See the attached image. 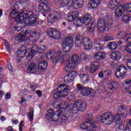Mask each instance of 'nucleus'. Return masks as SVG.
Instances as JSON below:
<instances>
[{
    "label": "nucleus",
    "instance_id": "obj_1",
    "mask_svg": "<svg viewBox=\"0 0 131 131\" xmlns=\"http://www.w3.org/2000/svg\"><path fill=\"white\" fill-rule=\"evenodd\" d=\"M53 106L54 108H63L64 110H70L72 111V113H74L76 111H84L86 109L88 105L86 103L83 102L81 100H77L75 103L73 104L70 107V105L68 104V102L63 101L61 100H55L53 103Z\"/></svg>",
    "mask_w": 131,
    "mask_h": 131
},
{
    "label": "nucleus",
    "instance_id": "obj_2",
    "mask_svg": "<svg viewBox=\"0 0 131 131\" xmlns=\"http://www.w3.org/2000/svg\"><path fill=\"white\" fill-rule=\"evenodd\" d=\"M81 46H83L85 50H91L93 47V42L86 37L77 35L75 37V46L79 48Z\"/></svg>",
    "mask_w": 131,
    "mask_h": 131
},
{
    "label": "nucleus",
    "instance_id": "obj_3",
    "mask_svg": "<svg viewBox=\"0 0 131 131\" xmlns=\"http://www.w3.org/2000/svg\"><path fill=\"white\" fill-rule=\"evenodd\" d=\"M70 90L66 84H63L58 86L56 89L54 90L53 94L54 99H59L60 98H65L68 96Z\"/></svg>",
    "mask_w": 131,
    "mask_h": 131
},
{
    "label": "nucleus",
    "instance_id": "obj_4",
    "mask_svg": "<svg viewBox=\"0 0 131 131\" xmlns=\"http://www.w3.org/2000/svg\"><path fill=\"white\" fill-rule=\"evenodd\" d=\"M27 15V11H23L19 13V6L17 4L14 5L10 13L11 18H16V20L18 22H22L26 18Z\"/></svg>",
    "mask_w": 131,
    "mask_h": 131
},
{
    "label": "nucleus",
    "instance_id": "obj_5",
    "mask_svg": "<svg viewBox=\"0 0 131 131\" xmlns=\"http://www.w3.org/2000/svg\"><path fill=\"white\" fill-rule=\"evenodd\" d=\"M113 24V20L108 18L105 20L100 19L98 21L97 29L99 32H104L106 30V27L109 29L111 28Z\"/></svg>",
    "mask_w": 131,
    "mask_h": 131
},
{
    "label": "nucleus",
    "instance_id": "obj_6",
    "mask_svg": "<svg viewBox=\"0 0 131 131\" xmlns=\"http://www.w3.org/2000/svg\"><path fill=\"white\" fill-rule=\"evenodd\" d=\"M84 5L83 0H62L60 3V7L64 8L67 6L68 7H78L81 8Z\"/></svg>",
    "mask_w": 131,
    "mask_h": 131
},
{
    "label": "nucleus",
    "instance_id": "obj_7",
    "mask_svg": "<svg viewBox=\"0 0 131 131\" xmlns=\"http://www.w3.org/2000/svg\"><path fill=\"white\" fill-rule=\"evenodd\" d=\"M73 37H68L62 41V49L63 53H69L71 51V49L73 48Z\"/></svg>",
    "mask_w": 131,
    "mask_h": 131
},
{
    "label": "nucleus",
    "instance_id": "obj_8",
    "mask_svg": "<svg viewBox=\"0 0 131 131\" xmlns=\"http://www.w3.org/2000/svg\"><path fill=\"white\" fill-rule=\"evenodd\" d=\"M22 33L25 34H30L29 37H28V40H30L32 42L34 43L38 41L40 37V33L36 31H31L29 29L25 30L23 31Z\"/></svg>",
    "mask_w": 131,
    "mask_h": 131
},
{
    "label": "nucleus",
    "instance_id": "obj_9",
    "mask_svg": "<svg viewBox=\"0 0 131 131\" xmlns=\"http://www.w3.org/2000/svg\"><path fill=\"white\" fill-rule=\"evenodd\" d=\"M100 120L104 124H112L114 120V115L110 112L105 113L102 115Z\"/></svg>",
    "mask_w": 131,
    "mask_h": 131
},
{
    "label": "nucleus",
    "instance_id": "obj_10",
    "mask_svg": "<svg viewBox=\"0 0 131 131\" xmlns=\"http://www.w3.org/2000/svg\"><path fill=\"white\" fill-rule=\"evenodd\" d=\"M77 89L80 91V94L83 96H89V95H90L91 97L94 98L97 94L95 91L90 89L89 88L83 87L80 84L78 85Z\"/></svg>",
    "mask_w": 131,
    "mask_h": 131
},
{
    "label": "nucleus",
    "instance_id": "obj_11",
    "mask_svg": "<svg viewBox=\"0 0 131 131\" xmlns=\"http://www.w3.org/2000/svg\"><path fill=\"white\" fill-rule=\"evenodd\" d=\"M46 118L50 121H59L60 114H59L58 111L54 113L53 110L50 109L47 111Z\"/></svg>",
    "mask_w": 131,
    "mask_h": 131
},
{
    "label": "nucleus",
    "instance_id": "obj_12",
    "mask_svg": "<svg viewBox=\"0 0 131 131\" xmlns=\"http://www.w3.org/2000/svg\"><path fill=\"white\" fill-rule=\"evenodd\" d=\"M80 128H82V129L86 130L91 128H96L97 126L96 125V124H95L94 120L90 117L87 119L86 121L80 124Z\"/></svg>",
    "mask_w": 131,
    "mask_h": 131
},
{
    "label": "nucleus",
    "instance_id": "obj_13",
    "mask_svg": "<svg viewBox=\"0 0 131 131\" xmlns=\"http://www.w3.org/2000/svg\"><path fill=\"white\" fill-rule=\"evenodd\" d=\"M71 18L73 20L68 19V22H72L75 26L79 27L82 25V21H81V18H78V12L76 11H73L72 12Z\"/></svg>",
    "mask_w": 131,
    "mask_h": 131
},
{
    "label": "nucleus",
    "instance_id": "obj_14",
    "mask_svg": "<svg viewBox=\"0 0 131 131\" xmlns=\"http://www.w3.org/2000/svg\"><path fill=\"white\" fill-rule=\"evenodd\" d=\"M62 18V13L60 11H55L51 13L48 16L49 23H55L56 21L60 20Z\"/></svg>",
    "mask_w": 131,
    "mask_h": 131
},
{
    "label": "nucleus",
    "instance_id": "obj_15",
    "mask_svg": "<svg viewBox=\"0 0 131 131\" xmlns=\"http://www.w3.org/2000/svg\"><path fill=\"white\" fill-rule=\"evenodd\" d=\"M27 14H28L26 17L21 22H23L27 26H28V25H32L36 23V21H37V16L36 15V14H30V16H28L29 14H28L27 12Z\"/></svg>",
    "mask_w": 131,
    "mask_h": 131
},
{
    "label": "nucleus",
    "instance_id": "obj_16",
    "mask_svg": "<svg viewBox=\"0 0 131 131\" xmlns=\"http://www.w3.org/2000/svg\"><path fill=\"white\" fill-rule=\"evenodd\" d=\"M47 34L50 38L53 39H60L61 38V34L55 28H49L47 31Z\"/></svg>",
    "mask_w": 131,
    "mask_h": 131
},
{
    "label": "nucleus",
    "instance_id": "obj_17",
    "mask_svg": "<svg viewBox=\"0 0 131 131\" xmlns=\"http://www.w3.org/2000/svg\"><path fill=\"white\" fill-rule=\"evenodd\" d=\"M115 74L117 78H122L126 74V67L123 65H121L117 68Z\"/></svg>",
    "mask_w": 131,
    "mask_h": 131
},
{
    "label": "nucleus",
    "instance_id": "obj_18",
    "mask_svg": "<svg viewBox=\"0 0 131 131\" xmlns=\"http://www.w3.org/2000/svg\"><path fill=\"white\" fill-rule=\"evenodd\" d=\"M38 10L39 12L42 13L44 17H46L47 16V15L45 14V13H49V12L51 11V9L50 8V7H49V4L43 3L39 4V5H38Z\"/></svg>",
    "mask_w": 131,
    "mask_h": 131
},
{
    "label": "nucleus",
    "instance_id": "obj_19",
    "mask_svg": "<svg viewBox=\"0 0 131 131\" xmlns=\"http://www.w3.org/2000/svg\"><path fill=\"white\" fill-rule=\"evenodd\" d=\"M118 38L119 39L125 38L126 43H131V33H127L126 32L121 31L118 34Z\"/></svg>",
    "mask_w": 131,
    "mask_h": 131
},
{
    "label": "nucleus",
    "instance_id": "obj_20",
    "mask_svg": "<svg viewBox=\"0 0 131 131\" xmlns=\"http://www.w3.org/2000/svg\"><path fill=\"white\" fill-rule=\"evenodd\" d=\"M77 75V72H76V71H72L64 77V81L68 82V83H70V82H72V81L74 80V79L76 77Z\"/></svg>",
    "mask_w": 131,
    "mask_h": 131
},
{
    "label": "nucleus",
    "instance_id": "obj_21",
    "mask_svg": "<svg viewBox=\"0 0 131 131\" xmlns=\"http://www.w3.org/2000/svg\"><path fill=\"white\" fill-rule=\"evenodd\" d=\"M38 51H39V48H38L37 45L33 46L27 56V60H32V58L34 57V55H35V53L38 52Z\"/></svg>",
    "mask_w": 131,
    "mask_h": 131
},
{
    "label": "nucleus",
    "instance_id": "obj_22",
    "mask_svg": "<svg viewBox=\"0 0 131 131\" xmlns=\"http://www.w3.org/2000/svg\"><path fill=\"white\" fill-rule=\"evenodd\" d=\"M82 24H84L86 26L91 23L92 21V15L90 14L86 13L84 14L83 17L81 18Z\"/></svg>",
    "mask_w": 131,
    "mask_h": 131
},
{
    "label": "nucleus",
    "instance_id": "obj_23",
    "mask_svg": "<svg viewBox=\"0 0 131 131\" xmlns=\"http://www.w3.org/2000/svg\"><path fill=\"white\" fill-rule=\"evenodd\" d=\"M124 128V123L120 119L116 121L115 125L116 131H123Z\"/></svg>",
    "mask_w": 131,
    "mask_h": 131
},
{
    "label": "nucleus",
    "instance_id": "obj_24",
    "mask_svg": "<svg viewBox=\"0 0 131 131\" xmlns=\"http://www.w3.org/2000/svg\"><path fill=\"white\" fill-rule=\"evenodd\" d=\"M124 13V8L122 5L119 6L115 11V14L117 18H120Z\"/></svg>",
    "mask_w": 131,
    "mask_h": 131
},
{
    "label": "nucleus",
    "instance_id": "obj_25",
    "mask_svg": "<svg viewBox=\"0 0 131 131\" xmlns=\"http://www.w3.org/2000/svg\"><path fill=\"white\" fill-rule=\"evenodd\" d=\"M94 58L95 60L100 61L101 60H104L106 58V54L104 52H96L94 55Z\"/></svg>",
    "mask_w": 131,
    "mask_h": 131
},
{
    "label": "nucleus",
    "instance_id": "obj_26",
    "mask_svg": "<svg viewBox=\"0 0 131 131\" xmlns=\"http://www.w3.org/2000/svg\"><path fill=\"white\" fill-rule=\"evenodd\" d=\"M107 89L109 91H115L118 89V83L117 81L112 80L111 83L107 84Z\"/></svg>",
    "mask_w": 131,
    "mask_h": 131
},
{
    "label": "nucleus",
    "instance_id": "obj_27",
    "mask_svg": "<svg viewBox=\"0 0 131 131\" xmlns=\"http://www.w3.org/2000/svg\"><path fill=\"white\" fill-rule=\"evenodd\" d=\"M100 68V63L98 61L93 62L91 65V73H95L96 71H98L99 70V68Z\"/></svg>",
    "mask_w": 131,
    "mask_h": 131
},
{
    "label": "nucleus",
    "instance_id": "obj_28",
    "mask_svg": "<svg viewBox=\"0 0 131 131\" xmlns=\"http://www.w3.org/2000/svg\"><path fill=\"white\" fill-rule=\"evenodd\" d=\"M24 30H27V29H24L20 32V34L18 35L16 37L17 40L19 42H21V41H25L28 40V37L26 36L27 35V34L23 33Z\"/></svg>",
    "mask_w": 131,
    "mask_h": 131
},
{
    "label": "nucleus",
    "instance_id": "obj_29",
    "mask_svg": "<svg viewBox=\"0 0 131 131\" xmlns=\"http://www.w3.org/2000/svg\"><path fill=\"white\" fill-rule=\"evenodd\" d=\"M111 59L113 60H120L121 59V57H122V55L121 53L118 51H116L115 52H113L110 55Z\"/></svg>",
    "mask_w": 131,
    "mask_h": 131
},
{
    "label": "nucleus",
    "instance_id": "obj_30",
    "mask_svg": "<svg viewBox=\"0 0 131 131\" xmlns=\"http://www.w3.org/2000/svg\"><path fill=\"white\" fill-rule=\"evenodd\" d=\"M63 55L64 53H62V52L57 51L56 53L55 59H54L52 60V63H53V64H55V63L58 62V61H61Z\"/></svg>",
    "mask_w": 131,
    "mask_h": 131
},
{
    "label": "nucleus",
    "instance_id": "obj_31",
    "mask_svg": "<svg viewBox=\"0 0 131 131\" xmlns=\"http://www.w3.org/2000/svg\"><path fill=\"white\" fill-rule=\"evenodd\" d=\"M71 61L75 66L78 65V64L80 63V58H79V56L77 54H74L72 56Z\"/></svg>",
    "mask_w": 131,
    "mask_h": 131
},
{
    "label": "nucleus",
    "instance_id": "obj_32",
    "mask_svg": "<svg viewBox=\"0 0 131 131\" xmlns=\"http://www.w3.org/2000/svg\"><path fill=\"white\" fill-rule=\"evenodd\" d=\"M38 67L39 70H45V69H47V67H48V61L45 60H41L38 64Z\"/></svg>",
    "mask_w": 131,
    "mask_h": 131
},
{
    "label": "nucleus",
    "instance_id": "obj_33",
    "mask_svg": "<svg viewBox=\"0 0 131 131\" xmlns=\"http://www.w3.org/2000/svg\"><path fill=\"white\" fill-rule=\"evenodd\" d=\"M120 1L121 0H111L108 4V7L112 9H114L120 4Z\"/></svg>",
    "mask_w": 131,
    "mask_h": 131
},
{
    "label": "nucleus",
    "instance_id": "obj_34",
    "mask_svg": "<svg viewBox=\"0 0 131 131\" xmlns=\"http://www.w3.org/2000/svg\"><path fill=\"white\" fill-rule=\"evenodd\" d=\"M80 77V79L83 83H86L90 80V78H89V75L86 74H80L79 75Z\"/></svg>",
    "mask_w": 131,
    "mask_h": 131
},
{
    "label": "nucleus",
    "instance_id": "obj_35",
    "mask_svg": "<svg viewBox=\"0 0 131 131\" xmlns=\"http://www.w3.org/2000/svg\"><path fill=\"white\" fill-rule=\"evenodd\" d=\"M101 3V0H91L90 6L91 9H96Z\"/></svg>",
    "mask_w": 131,
    "mask_h": 131
},
{
    "label": "nucleus",
    "instance_id": "obj_36",
    "mask_svg": "<svg viewBox=\"0 0 131 131\" xmlns=\"http://www.w3.org/2000/svg\"><path fill=\"white\" fill-rule=\"evenodd\" d=\"M74 68H75L74 63H72V62H69L67 64L65 67V70L66 72H70L71 70H73Z\"/></svg>",
    "mask_w": 131,
    "mask_h": 131
},
{
    "label": "nucleus",
    "instance_id": "obj_37",
    "mask_svg": "<svg viewBox=\"0 0 131 131\" xmlns=\"http://www.w3.org/2000/svg\"><path fill=\"white\" fill-rule=\"evenodd\" d=\"M26 54H27V51L26 50H22V48L17 51V56L19 58H24L26 56Z\"/></svg>",
    "mask_w": 131,
    "mask_h": 131
},
{
    "label": "nucleus",
    "instance_id": "obj_38",
    "mask_svg": "<svg viewBox=\"0 0 131 131\" xmlns=\"http://www.w3.org/2000/svg\"><path fill=\"white\" fill-rule=\"evenodd\" d=\"M55 55H56V52L55 50H51L50 51L49 53L46 55L47 58L49 59H51L53 61L54 59H56V57H55Z\"/></svg>",
    "mask_w": 131,
    "mask_h": 131
},
{
    "label": "nucleus",
    "instance_id": "obj_39",
    "mask_svg": "<svg viewBox=\"0 0 131 131\" xmlns=\"http://www.w3.org/2000/svg\"><path fill=\"white\" fill-rule=\"evenodd\" d=\"M28 64L27 70H29V71H34V70L36 69V64H35V63L33 62L30 63L28 62Z\"/></svg>",
    "mask_w": 131,
    "mask_h": 131
},
{
    "label": "nucleus",
    "instance_id": "obj_40",
    "mask_svg": "<svg viewBox=\"0 0 131 131\" xmlns=\"http://www.w3.org/2000/svg\"><path fill=\"white\" fill-rule=\"evenodd\" d=\"M130 19V16L129 14L126 13L123 15L121 18V20L122 22H124L125 23H127V22H129V20Z\"/></svg>",
    "mask_w": 131,
    "mask_h": 131
},
{
    "label": "nucleus",
    "instance_id": "obj_41",
    "mask_svg": "<svg viewBox=\"0 0 131 131\" xmlns=\"http://www.w3.org/2000/svg\"><path fill=\"white\" fill-rule=\"evenodd\" d=\"M109 49L112 50H116L117 49V43L115 42H108V46Z\"/></svg>",
    "mask_w": 131,
    "mask_h": 131
},
{
    "label": "nucleus",
    "instance_id": "obj_42",
    "mask_svg": "<svg viewBox=\"0 0 131 131\" xmlns=\"http://www.w3.org/2000/svg\"><path fill=\"white\" fill-rule=\"evenodd\" d=\"M68 119V118L66 116H62L61 117H59L58 122H59L60 124L62 123H65L66 121Z\"/></svg>",
    "mask_w": 131,
    "mask_h": 131
},
{
    "label": "nucleus",
    "instance_id": "obj_43",
    "mask_svg": "<svg viewBox=\"0 0 131 131\" xmlns=\"http://www.w3.org/2000/svg\"><path fill=\"white\" fill-rule=\"evenodd\" d=\"M69 60H70V56H69V55L64 54L60 60V62L63 63L64 61H69Z\"/></svg>",
    "mask_w": 131,
    "mask_h": 131
},
{
    "label": "nucleus",
    "instance_id": "obj_44",
    "mask_svg": "<svg viewBox=\"0 0 131 131\" xmlns=\"http://www.w3.org/2000/svg\"><path fill=\"white\" fill-rule=\"evenodd\" d=\"M124 9V12H128L131 13V4H127L125 6H122Z\"/></svg>",
    "mask_w": 131,
    "mask_h": 131
},
{
    "label": "nucleus",
    "instance_id": "obj_45",
    "mask_svg": "<svg viewBox=\"0 0 131 131\" xmlns=\"http://www.w3.org/2000/svg\"><path fill=\"white\" fill-rule=\"evenodd\" d=\"M114 37L112 35H106L103 37V40L104 41H109L110 40H113Z\"/></svg>",
    "mask_w": 131,
    "mask_h": 131
},
{
    "label": "nucleus",
    "instance_id": "obj_46",
    "mask_svg": "<svg viewBox=\"0 0 131 131\" xmlns=\"http://www.w3.org/2000/svg\"><path fill=\"white\" fill-rule=\"evenodd\" d=\"M34 113V111L31 110L30 112L28 114V117L30 121H33V114Z\"/></svg>",
    "mask_w": 131,
    "mask_h": 131
},
{
    "label": "nucleus",
    "instance_id": "obj_47",
    "mask_svg": "<svg viewBox=\"0 0 131 131\" xmlns=\"http://www.w3.org/2000/svg\"><path fill=\"white\" fill-rule=\"evenodd\" d=\"M117 115H118V116H119V117H122V118H124V117L126 116V112L123 111L121 112L120 111H118Z\"/></svg>",
    "mask_w": 131,
    "mask_h": 131
},
{
    "label": "nucleus",
    "instance_id": "obj_48",
    "mask_svg": "<svg viewBox=\"0 0 131 131\" xmlns=\"http://www.w3.org/2000/svg\"><path fill=\"white\" fill-rule=\"evenodd\" d=\"M95 49L97 51H103L105 50V47L103 45H98L95 47Z\"/></svg>",
    "mask_w": 131,
    "mask_h": 131
},
{
    "label": "nucleus",
    "instance_id": "obj_49",
    "mask_svg": "<svg viewBox=\"0 0 131 131\" xmlns=\"http://www.w3.org/2000/svg\"><path fill=\"white\" fill-rule=\"evenodd\" d=\"M80 58L82 60H86L89 59V55L85 53H82L80 55Z\"/></svg>",
    "mask_w": 131,
    "mask_h": 131
},
{
    "label": "nucleus",
    "instance_id": "obj_50",
    "mask_svg": "<svg viewBox=\"0 0 131 131\" xmlns=\"http://www.w3.org/2000/svg\"><path fill=\"white\" fill-rule=\"evenodd\" d=\"M95 29H96V25H95V24H94V23L91 24V27H90L89 28V32H93L94 30H95Z\"/></svg>",
    "mask_w": 131,
    "mask_h": 131
},
{
    "label": "nucleus",
    "instance_id": "obj_51",
    "mask_svg": "<svg viewBox=\"0 0 131 131\" xmlns=\"http://www.w3.org/2000/svg\"><path fill=\"white\" fill-rule=\"evenodd\" d=\"M46 49H47V46H46L45 45H41L39 47V53H42L43 51H45Z\"/></svg>",
    "mask_w": 131,
    "mask_h": 131
},
{
    "label": "nucleus",
    "instance_id": "obj_52",
    "mask_svg": "<svg viewBox=\"0 0 131 131\" xmlns=\"http://www.w3.org/2000/svg\"><path fill=\"white\" fill-rule=\"evenodd\" d=\"M125 50L127 53L131 54V43L127 45L126 47H125Z\"/></svg>",
    "mask_w": 131,
    "mask_h": 131
},
{
    "label": "nucleus",
    "instance_id": "obj_53",
    "mask_svg": "<svg viewBox=\"0 0 131 131\" xmlns=\"http://www.w3.org/2000/svg\"><path fill=\"white\" fill-rule=\"evenodd\" d=\"M24 123V121H21V122L19 123V131H23V129L22 127L24 126V125L23 124Z\"/></svg>",
    "mask_w": 131,
    "mask_h": 131
},
{
    "label": "nucleus",
    "instance_id": "obj_54",
    "mask_svg": "<svg viewBox=\"0 0 131 131\" xmlns=\"http://www.w3.org/2000/svg\"><path fill=\"white\" fill-rule=\"evenodd\" d=\"M126 66L128 69H131V59H128L126 62Z\"/></svg>",
    "mask_w": 131,
    "mask_h": 131
},
{
    "label": "nucleus",
    "instance_id": "obj_55",
    "mask_svg": "<svg viewBox=\"0 0 131 131\" xmlns=\"http://www.w3.org/2000/svg\"><path fill=\"white\" fill-rule=\"evenodd\" d=\"M105 72V71H101L98 74V76L100 78H104V73Z\"/></svg>",
    "mask_w": 131,
    "mask_h": 131
},
{
    "label": "nucleus",
    "instance_id": "obj_56",
    "mask_svg": "<svg viewBox=\"0 0 131 131\" xmlns=\"http://www.w3.org/2000/svg\"><path fill=\"white\" fill-rule=\"evenodd\" d=\"M7 67L9 71H13V67L12 66V64H11V63L9 62L7 64Z\"/></svg>",
    "mask_w": 131,
    "mask_h": 131
},
{
    "label": "nucleus",
    "instance_id": "obj_57",
    "mask_svg": "<svg viewBox=\"0 0 131 131\" xmlns=\"http://www.w3.org/2000/svg\"><path fill=\"white\" fill-rule=\"evenodd\" d=\"M5 98L6 100H9V99H11V93H7L5 95Z\"/></svg>",
    "mask_w": 131,
    "mask_h": 131
},
{
    "label": "nucleus",
    "instance_id": "obj_58",
    "mask_svg": "<svg viewBox=\"0 0 131 131\" xmlns=\"http://www.w3.org/2000/svg\"><path fill=\"white\" fill-rule=\"evenodd\" d=\"M93 43L95 46H99V45H100V40L96 39L94 41Z\"/></svg>",
    "mask_w": 131,
    "mask_h": 131
},
{
    "label": "nucleus",
    "instance_id": "obj_59",
    "mask_svg": "<svg viewBox=\"0 0 131 131\" xmlns=\"http://www.w3.org/2000/svg\"><path fill=\"white\" fill-rule=\"evenodd\" d=\"M26 99H25V98H24V97H20V101H19L20 104H23V103H24V102H26Z\"/></svg>",
    "mask_w": 131,
    "mask_h": 131
},
{
    "label": "nucleus",
    "instance_id": "obj_60",
    "mask_svg": "<svg viewBox=\"0 0 131 131\" xmlns=\"http://www.w3.org/2000/svg\"><path fill=\"white\" fill-rule=\"evenodd\" d=\"M36 94L38 95V96H39L40 98L41 97V96H42V93L41 91H40V90H37Z\"/></svg>",
    "mask_w": 131,
    "mask_h": 131
},
{
    "label": "nucleus",
    "instance_id": "obj_61",
    "mask_svg": "<svg viewBox=\"0 0 131 131\" xmlns=\"http://www.w3.org/2000/svg\"><path fill=\"white\" fill-rule=\"evenodd\" d=\"M22 28H21L20 26L14 27V29H15V31H20V30H21V29H22Z\"/></svg>",
    "mask_w": 131,
    "mask_h": 131
},
{
    "label": "nucleus",
    "instance_id": "obj_62",
    "mask_svg": "<svg viewBox=\"0 0 131 131\" xmlns=\"http://www.w3.org/2000/svg\"><path fill=\"white\" fill-rule=\"evenodd\" d=\"M30 88H31L32 91H35V89H37V86H36L35 85H31Z\"/></svg>",
    "mask_w": 131,
    "mask_h": 131
},
{
    "label": "nucleus",
    "instance_id": "obj_63",
    "mask_svg": "<svg viewBox=\"0 0 131 131\" xmlns=\"http://www.w3.org/2000/svg\"><path fill=\"white\" fill-rule=\"evenodd\" d=\"M12 122H13V124H17L19 122L17 119H12Z\"/></svg>",
    "mask_w": 131,
    "mask_h": 131
},
{
    "label": "nucleus",
    "instance_id": "obj_64",
    "mask_svg": "<svg viewBox=\"0 0 131 131\" xmlns=\"http://www.w3.org/2000/svg\"><path fill=\"white\" fill-rule=\"evenodd\" d=\"M126 84H127V85H129V84H131V79H127L126 80Z\"/></svg>",
    "mask_w": 131,
    "mask_h": 131
}]
</instances>
